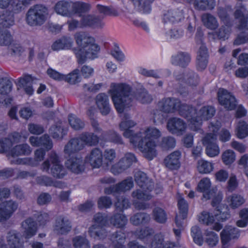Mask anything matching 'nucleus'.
<instances>
[{
	"label": "nucleus",
	"mask_w": 248,
	"mask_h": 248,
	"mask_svg": "<svg viewBox=\"0 0 248 248\" xmlns=\"http://www.w3.org/2000/svg\"><path fill=\"white\" fill-rule=\"evenodd\" d=\"M71 1L60 0L55 4L54 11L62 16H71Z\"/></svg>",
	"instance_id": "nucleus-34"
},
{
	"label": "nucleus",
	"mask_w": 248,
	"mask_h": 248,
	"mask_svg": "<svg viewBox=\"0 0 248 248\" xmlns=\"http://www.w3.org/2000/svg\"><path fill=\"white\" fill-rule=\"evenodd\" d=\"M46 150L39 148L36 150L34 153V158L26 157L17 158L16 160L11 159V164L16 165H27L32 167L37 166L43 161L46 155Z\"/></svg>",
	"instance_id": "nucleus-13"
},
{
	"label": "nucleus",
	"mask_w": 248,
	"mask_h": 248,
	"mask_svg": "<svg viewBox=\"0 0 248 248\" xmlns=\"http://www.w3.org/2000/svg\"><path fill=\"white\" fill-rule=\"evenodd\" d=\"M32 149L28 144H22L15 146L10 151L9 153V159L11 162V159L16 160L20 155H28L31 154Z\"/></svg>",
	"instance_id": "nucleus-27"
},
{
	"label": "nucleus",
	"mask_w": 248,
	"mask_h": 248,
	"mask_svg": "<svg viewBox=\"0 0 248 248\" xmlns=\"http://www.w3.org/2000/svg\"><path fill=\"white\" fill-rule=\"evenodd\" d=\"M151 191L146 189L141 190L137 189L131 193L133 199L132 203L134 207L138 210H144L149 207V204L141 201H147L150 200L153 196L150 193Z\"/></svg>",
	"instance_id": "nucleus-11"
},
{
	"label": "nucleus",
	"mask_w": 248,
	"mask_h": 248,
	"mask_svg": "<svg viewBox=\"0 0 248 248\" xmlns=\"http://www.w3.org/2000/svg\"><path fill=\"white\" fill-rule=\"evenodd\" d=\"M73 245L74 248H90L89 241L85 237L81 236L73 238Z\"/></svg>",
	"instance_id": "nucleus-55"
},
{
	"label": "nucleus",
	"mask_w": 248,
	"mask_h": 248,
	"mask_svg": "<svg viewBox=\"0 0 248 248\" xmlns=\"http://www.w3.org/2000/svg\"><path fill=\"white\" fill-rule=\"evenodd\" d=\"M137 161V158L133 154L127 153L118 162L112 166L111 171L114 175L120 174L130 167L132 164Z\"/></svg>",
	"instance_id": "nucleus-12"
},
{
	"label": "nucleus",
	"mask_w": 248,
	"mask_h": 248,
	"mask_svg": "<svg viewBox=\"0 0 248 248\" xmlns=\"http://www.w3.org/2000/svg\"><path fill=\"white\" fill-rule=\"evenodd\" d=\"M40 169L56 178H62L66 174L60 158L55 152H51L49 154L48 158L41 164Z\"/></svg>",
	"instance_id": "nucleus-6"
},
{
	"label": "nucleus",
	"mask_w": 248,
	"mask_h": 248,
	"mask_svg": "<svg viewBox=\"0 0 248 248\" xmlns=\"http://www.w3.org/2000/svg\"><path fill=\"white\" fill-rule=\"evenodd\" d=\"M96 104L103 115L108 114L110 110L108 98L104 93H100L96 96Z\"/></svg>",
	"instance_id": "nucleus-31"
},
{
	"label": "nucleus",
	"mask_w": 248,
	"mask_h": 248,
	"mask_svg": "<svg viewBox=\"0 0 248 248\" xmlns=\"http://www.w3.org/2000/svg\"><path fill=\"white\" fill-rule=\"evenodd\" d=\"M83 149V144L80 142L78 138L70 140L64 146L63 152L66 156H70Z\"/></svg>",
	"instance_id": "nucleus-29"
},
{
	"label": "nucleus",
	"mask_w": 248,
	"mask_h": 248,
	"mask_svg": "<svg viewBox=\"0 0 248 248\" xmlns=\"http://www.w3.org/2000/svg\"><path fill=\"white\" fill-rule=\"evenodd\" d=\"M199 221L207 225H210L215 221V217L207 211L202 212L199 216Z\"/></svg>",
	"instance_id": "nucleus-62"
},
{
	"label": "nucleus",
	"mask_w": 248,
	"mask_h": 248,
	"mask_svg": "<svg viewBox=\"0 0 248 248\" xmlns=\"http://www.w3.org/2000/svg\"><path fill=\"white\" fill-rule=\"evenodd\" d=\"M215 111L214 108L210 106L203 107L198 111L189 106L186 119L189 123L190 128L193 131H202L201 129L202 122L213 117Z\"/></svg>",
	"instance_id": "nucleus-4"
},
{
	"label": "nucleus",
	"mask_w": 248,
	"mask_h": 248,
	"mask_svg": "<svg viewBox=\"0 0 248 248\" xmlns=\"http://www.w3.org/2000/svg\"><path fill=\"white\" fill-rule=\"evenodd\" d=\"M134 6L143 13L147 14L151 11L150 4L154 0H130Z\"/></svg>",
	"instance_id": "nucleus-44"
},
{
	"label": "nucleus",
	"mask_w": 248,
	"mask_h": 248,
	"mask_svg": "<svg viewBox=\"0 0 248 248\" xmlns=\"http://www.w3.org/2000/svg\"><path fill=\"white\" fill-rule=\"evenodd\" d=\"M222 160L223 162L226 165L231 164L235 160L234 152L231 150H226L222 155Z\"/></svg>",
	"instance_id": "nucleus-61"
},
{
	"label": "nucleus",
	"mask_w": 248,
	"mask_h": 248,
	"mask_svg": "<svg viewBox=\"0 0 248 248\" xmlns=\"http://www.w3.org/2000/svg\"><path fill=\"white\" fill-rule=\"evenodd\" d=\"M109 93L119 113H122L125 108L130 107L134 98L142 104L149 103L152 101L151 96L144 88L137 90L134 94L131 87L125 83H111Z\"/></svg>",
	"instance_id": "nucleus-1"
},
{
	"label": "nucleus",
	"mask_w": 248,
	"mask_h": 248,
	"mask_svg": "<svg viewBox=\"0 0 248 248\" xmlns=\"http://www.w3.org/2000/svg\"><path fill=\"white\" fill-rule=\"evenodd\" d=\"M164 243L163 235L161 233L156 234L151 243L150 248H163Z\"/></svg>",
	"instance_id": "nucleus-63"
},
{
	"label": "nucleus",
	"mask_w": 248,
	"mask_h": 248,
	"mask_svg": "<svg viewBox=\"0 0 248 248\" xmlns=\"http://www.w3.org/2000/svg\"><path fill=\"white\" fill-rule=\"evenodd\" d=\"M234 17L239 20V28L248 30V11L243 6H240L236 9Z\"/></svg>",
	"instance_id": "nucleus-30"
},
{
	"label": "nucleus",
	"mask_w": 248,
	"mask_h": 248,
	"mask_svg": "<svg viewBox=\"0 0 248 248\" xmlns=\"http://www.w3.org/2000/svg\"><path fill=\"white\" fill-rule=\"evenodd\" d=\"M177 205L179 212L175 217V223L178 227H181L182 220L187 217L188 204L183 198L180 197L178 199Z\"/></svg>",
	"instance_id": "nucleus-28"
},
{
	"label": "nucleus",
	"mask_w": 248,
	"mask_h": 248,
	"mask_svg": "<svg viewBox=\"0 0 248 248\" xmlns=\"http://www.w3.org/2000/svg\"><path fill=\"white\" fill-rule=\"evenodd\" d=\"M197 169L201 174H208L213 170L214 164L203 159H200L197 162Z\"/></svg>",
	"instance_id": "nucleus-42"
},
{
	"label": "nucleus",
	"mask_w": 248,
	"mask_h": 248,
	"mask_svg": "<svg viewBox=\"0 0 248 248\" xmlns=\"http://www.w3.org/2000/svg\"><path fill=\"white\" fill-rule=\"evenodd\" d=\"M150 219V215L144 212H139L132 216L130 218V221L133 225L138 226L148 223Z\"/></svg>",
	"instance_id": "nucleus-40"
},
{
	"label": "nucleus",
	"mask_w": 248,
	"mask_h": 248,
	"mask_svg": "<svg viewBox=\"0 0 248 248\" xmlns=\"http://www.w3.org/2000/svg\"><path fill=\"white\" fill-rule=\"evenodd\" d=\"M236 135L239 139H243L248 135V124L244 121H239L235 129Z\"/></svg>",
	"instance_id": "nucleus-54"
},
{
	"label": "nucleus",
	"mask_w": 248,
	"mask_h": 248,
	"mask_svg": "<svg viewBox=\"0 0 248 248\" xmlns=\"http://www.w3.org/2000/svg\"><path fill=\"white\" fill-rule=\"evenodd\" d=\"M48 16L47 8L42 5L31 7L26 15V21L31 27L40 26L46 21Z\"/></svg>",
	"instance_id": "nucleus-7"
},
{
	"label": "nucleus",
	"mask_w": 248,
	"mask_h": 248,
	"mask_svg": "<svg viewBox=\"0 0 248 248\" xmlns=\"http://www.w3.org/2000/svg\"><path fill=\"white\" fill-rule=\"evenodd\" d=\"M91 9L89 4L81 1H72L71 3V16L76 14H80L89 11Z\"/></svg>",
	"instance_id": "nucleus-39"
},
{
	"label": "nucleus",
	"mask_w": 248,
	"mask_h": 248,
	"mask_svg": "<svg viewBox=\"0 0 248 248\" xmlns=\"http://www.w3.org/2000/svg\"><path fill=\"white\" fill-rule=\"evenodd\" d=\"M65 166L71 172L79 174L84 170L85 162L81 157L73 156L67 159Z\"/></svg>",
	"instance_id": "nucleus-19"
},
{
	"label": "nucleus",
	"mask_w": 248,
	"mask_h": 248,
	"mask_svg": "<svg viewBox=\"0 0 248 248\" xmlns=\"http://www.w3.org/2000/svg\"><path fill=\"white\" fill-rule=\"evenodd\" d=\"M126 239L125 233L122 231H118L113 233L110 237V240L113 245H123Z\"/></svg>",
	"instance_id": "nucleus-58"
},
{
	"label": "nucleus",
	"mask_w": 248,
	"mask_h": 248,
	"mask_svg": "<svg viewBox=\"0 0 248 248\" xmlns=\"http://www.w3.org/2000/svg\"><path fill=\"white\" fill-rule=\"evenodd\" d=\"M37 183L46 186H54L62 188L63 184L60 181L53 182L52 179L47 176H41L36 178Z\"/></svg>",
	"instance_id": "nucleus-51"
},
{
	"label": "nucleus",
	"mask_w": 248,
	"mask_h": 248,
	"mask_svg": "<svg viewBox=\"0 0 248 248\" xmlns=\"http://www.w3.org/2000/svg\"><path fill=\"white\" fill-rule=\"evenodd\" d=\"M227 201L232 208L235 209L242 205L245 202V200L241 195L233 194L228 197Z\"/></svg>",
	"instance_id": "nucleus-46"
},
{
	"label": "nucleus",
	"mask_w": 248,
	"mask_h": 248,
	"mask_svg": "<svg viewBox=\"0 0 248 248\" xmlns=\"http://www.w3.org/2000/svg\"><path fill=\"white\" fill-rule=\"evenodd\" d=\"M189 55L185 52H179L172 57V63L175 65L185 66L190 62Z\"/></svg>",
	"instance_id": "nucleus-43"
},
{
	"label": "nucleus",
	"mask_w": 248,
	"mask_h": 248,
	"mask_svg": "<svg viewBox=\"0 0 248 248\" xmlns=\"http://www.w3.org/2000/svg\"><path fill=\"white\" fill-rule=\"evenodd\" d=\"M31 0H16L15 1L13 0L9 8L13 13L18 14L24 9L27 5L30 4Z\"/></svg>",
	"instance_id": "nucleus-47"
},
{
	"label": "nucleus",
	"mask_w": 248,
	"mask_h": 248,
	"mask_svg": "<svg viewBox=\"0 0 248 248\" xmlns=\"http://www.w3.org/2000/svg\"><path fill=\"white\" fill-rule=\"evenodd\" d=\"M81 78L79 75V70L76 69L67 75H65L63 80L71 84H75L80 81Z\"/></svg>",
	"instance_id": "nucleus-59"
},
{
	"label": "nucleus",
	"mask_w": 248,
	"mask_h": 248,
	"mask_svg": "<svg viewBox=\"0 0 248 248\" xmlns=\"http://www.w3.org/2000/svg\"><path fill=\"white\" fill-rule=\"evenodd\" d=\"M110 222L117 228H123L126 224L127 219L122 213L116 214L111 217Z\"/></svg>",
	"instance_id": "nucleus-50"
},
{
	"label": "nucleus",
	"mask_w": 248,
	"mask_h": 248,
	"mask_svg": "<svg viewBox=\"0 0 248 248\" xmlns=\"http://www.w3.org/2000/svg\"><path fill=\"white\" fill-rule=\"evenodd\" d=\"M140 139L136 140L134 146L138 148L149 160L156 156V143L155 140L161 136V131L154 126H148L143 132H139Z\"/></svg>",
	"instance_id": "nucleus-3"
},
{
	"label": "nucleus",
	"mask_w": 248,
	"mask_h": 248,
	"mask_svg": "<svg viewBox=\"0 0 248 248\" xmlns=\"http://www.w3.org/2000/svg\"><path fill=\"white\" fill-rule=\"evenodd\" d=\"M154 233V230L149 227H144L140 230H137L134 232V234L136 236L145 243L148 242L150 237Z\"/></svg>",
	"instance_id": "nucleus-41"
},
{
	"label": "nucleus",
	"mask_w": 248,
	"mask_h": 248,
	"mask_svg": "<svg viewBox=\"0 0 248 248\" xmlns=\"http://www.w3.org/2000/svg\"><path fill=\"white\" fill-rule=\"evenodd\" d=\"M73 39L69 37H63L56 41L52 45L53 50H69L73 46Z\"/></svg>",
	"instance_id": "nucleus-33"
},
{
	"label": "nucleus",
	"mask_w": 248,
	"mask_h": 248,
	"mask_svg": "<svg viewBox=\"0 0 248 248\" xmlns=\"http://www.w3.org/2000/svg\"><path fill=\"white\" fill-rule=\"evenodd\" d=\"M122 121L119 124V127L121 131H123V136L128 138L130 140V143L134 146L136 143V140L140 139V135L139 132L135 133L130 128L135 126L136 123L133 120L130 119V116L127 114H122L121 115Z\"/></svg>",
	"instance_id": "nucleus-10"
},
{
	"label": "nucleus",
	"mask_w": 248,
	"mask_h": 248,
	"mask_svg": "<svg viewBox=\"0 0 248 248\" xmlns=\"http://www.w3.org/2000/svg\"><path fill=\"white\" fill-rule=\"evenodd\" d=\"M80 142L83 144V148L85 145H95L98 143V137L93 133L84 132L78 138Z\"/></svg>",
	"instance_id": "nucleus-37"
},
{
	"label": "nucleus",
	"mask_w": 248,
	"mask_h": 248,
	"mask_svg": "<svg viewBox=\"0 0 248 248\" xmlns=\"http://www.w3.org/2000/svg\"><path fill=\"white\" fill-rule=\"evenodd\" d=\"M229 11H231V8H223L219 7L217 9V14L220 20L227 26L225 29V27H221L218 31V36L220 39L224 40L227 38L229 32V24L230 23Z\"/></svg>",
	"instance_id": "nucleus-17"
},
{
	"label": "nucleus",
	"mask_w": 248,
	"mask_h": 248,
	"mask_svg": "<svg viewBox=\"0 0 248 248\" xmlns=\"http://www.w3.org/2000/svg\"><path fill=\"white\" fill-rule=\"evenodd\" d=\"M203 25L211 30H215L219 26L217 18L210 13H204L201 17Z\"/></svg>",
	"instance_id": "nucleus-36"
},
{
	"label": "nucleus",
	"mask_w": 248,
	"mask_h": 248,
	"mask_svg": "<svg viewBox=\"0 0 248 248\" xmlns=\"http://www.w3.org/2000/svg\"><path fill=\"white\" fill-rule=\"evenodd\" d=\"M67 131V129L63 128L62 123L54 125L49 129V133L54 139H62Z\"/></svg>",
	"instance_id": "nucleus-45"
},
{
	"label": "nucleus",
	"mask_w": 248,
	"mask_h": 248,
	"mask_svg": "<svg viewBox=\"0 0 248 248\" xmlns=\"http://www.w3.org/2000/svg\"><path fill=\"white\" fill-rule=\"evenodd\" d=\"M240 219L236 222V225L239 227H245L248 223V208L243 209L239 213Z\"/></svg>",
	"instance_id": "nucleus-64"
},
{
	"label": "nucleus",
	"mask_w": 248,
	"mask_h": 248,
	"mask_svg": "<svg viewBox=\"0 0 248 248\" xmlns=\"http://www.w3.org/2000/svg\"><path fill=\"white\" fill-rule=\"evenodd\" d=\"M80 25L82 28H102L104 24L97 16L93 15L80 16Z\"/></svg>",
	"instance_id": "nucleus-23"
},
{
	"label": "nucleus",
	"mask_w": 248,
	"mask_h": 248,
	"mask_svg": "<svg viewBox=\"0 0 248 248\" xmlns=\"http://www.w3.org/2000/svg\"><path fill=\"white\" fill-rule=\"evenodd\" d=\"M138 73L146 77H152L156 79L160 78V74L158 70L147 69L143 67H139Z\"/></svg>",
	"instance_id": "nucleus-60"
},
{
	"label": "nucleus",
	"mask_w": 248,
	"mask_h": 248,
	"mask_svg": "<svg viewBox=\"0 0 248 248\" xmlns=\"http://www.w3.org/2000/svg\"><path fill=\"white\" fill-rule=\"evenodd\" d=\"M168 130L172 134L182 135L186 127V123L182 119L177 117L170 119L167 125Z\"/></svg>",
	"instance_id": "nucleus-18"
},
{
	"label": "nucleus",
	"mask_w": 248,
	"mask_h": 248,
	"mask_svg": "<svg viewBox=\"0 0 248 248\" xmlns=\"http://www.w3.org/2000/svg\"><path fill=\"white\" fill-rule=\"evenodd\" d=\"M217 97L220 104L228 110H232L236 106V100L232 93L223 88L217 92Z\"/></svg>",
	"instance_id": "nucleus-15"
},
{
	"label": "nucleus",
	"mask_w": 248,
	"mask_h": 248,
	"mask_svg": "<svg viewBox=\"0 0 248 248\" xmlns=\"http://www.w3.org/2000/svg\"><path fill=\"white\" fill-rule=\"evenodd\" d=\"M134 178L137 185L142 189H146L149 191L153 190V182L144 172L140 170L136 171Z\"/></svg>",
	"instance_id": "nucleus-24"
},
{
	"label": "nucleus",
	"mask_w": 248,
	"mask_h": 248,
	"mask_svg": "<svg viewBox=\"0 0 248 248\" xmlns=\"http://www.w3.org/2000/svg\"><path fill=\"white\" fill-rule=\"evenodd\" d=\"M68 122L72 128L75 130H80L85 126L84 122L73 114H70L69 115Z\"/></svg>",
	"instance_id": "nucleus-53"
},
{
	"label": "nucleus",
	"mask_w": 248,
	"mask_h": 248,
	"mask_svg": "<svg viewBox=\"0 0 248 248\" xmlns=\"http://www.w3.org/2000/svg\"><path fill=\"white\" fill-rule=\"evenodd\" d=\"M181 155V152L177 150L169 154L164 160L165 167L171 170L178 169L181 166L180 159Z\"/></svg>",
	"instance_id": "nucleus-20"
},
{
	"label": "nucleus",
	"mask_w": 248,
	"mask_h": 248,
	"mask_svg": "<svg viewBox=\"0 0 248 248\" xmlns=\"http://www.w3.org/2000/svg\"><path fill=\"white\" fill-rule=\"evenodd\" d=\"M72 226L70 221L65 217L60 216L55 220L54 231L58 234H64L70 231Z\"/></svg>",
	"instance_id": "nucleus-21"
},
{
	"label": "nucleus",
	"mask_w": 248,
	"mask_h": 248,
	"mask_svg": "<svg viewBox=\"0 0 248 248\" xmlns=\"http://www.w3.org/2000/svg\"><path fill=\"white\" fill-rule=\"evenodd\" d=\"M220 235L222 243L226 244L230 240L237 238L239 236V232L237 229L229 226L223 229Z\"/></svg>",
	"instance_id": "nucleus-35"
},
{
	"label": "nucleus",
	"mask_w": 248,
	"mask_h": 248,
	"mask_svg": "<svg viewBox=\"0 0 248 248\" xmlns=\"http://www.w3.org/2000/svg\"><path fill=\"white\" fill-rule=\"evenodd\" d=\"M221 127L218 121L211 122L208 126V133L202 139V143L205 146V154L210 157L217 156L220 148L217 144V133Z\"/></svg>",
	"instance_id": "nucleus-5"
},
{
	"label": "nucleus",
	"mask_w": 248,
	"mask_h": 248,
	"mask_svg": "<svg viewBox=\"0 0 248 248\" xmlns=\"http://www.w3.org/2000/svg\"><path fill=\"white\" fill-rule=\"evenodd\" d=\"M7 245L2 244L0 248H24V242L20 233L16 230H10L6 234Z\"/></svg>",
	"instance_id": "nucleus-16"
},
{
	"label": "nucleus",
	"mask_w": 248,
	"mask_h": 248,
	"mask_svg": "<svg viewBox=\"0 0 248 248\" xmlns=\"http://www.w3.org/2000/svg\"><path fill=\"white\" fill-rule=\"evenodd\" d=\"M93 221L94 224L89 229L90 236L97 240L106 238L107 232L104 226L107 223L106 217L101 213H98L94 216Z\"/></svg>",
	"instance_id": "nucleus-9"
},
{
	"label": "nucleus",
	"mask_w": 248,
	"mask_h": 248,
	"mask_svg": "<svg viewBox=\"0 0 248 248\" xmlns=\"http://www.w3.org/2000/svg\"><path fill=\"white\" fill-rule=\"evenodd\" d=\"M134 182L132 177H127L125 179L115 185L106 187L104 188V193L107 195L124 193L129 191L134 187Z\"/></svg>",
	"instance_id": "nucleus-14"
},
{
	"label": "nucleus",
	"mask_w": 248,
	"mask_h": 248,
	"mask_svg": "<svg viewBox=\"0 0 248 248\" xmlns=\"http://www.w3.org/2000/svg\"><path fill=\"white\" fill-rule=\"evenodd\" d=\"M13 84L11 81L7 78L0 79V94H7L11 92Z\"/></svg>",
	"instance_id": "nucleus-56"
},
{
	"label": "nucleus",
	"mask_w": 248,
	"mask_h": 248,
	"mask_svg": "<svg viewBox=\"0 0 248 248\" xmlns=\"http://www.w3.org/2000/svg\"><path fill=\"white\" fill-rule=\"evenodd\" d=\"M182 10L179 9H170L165 11L163 16L164 22L177 23L184 18Z\"/></svg>",
	"instance_id": "nucleus-26"
},
{
	"label": "nucleus",
	"mask_w": 248,
	"mask_h": 248,
	"mask_svg": "<svg viewBox=\"0 0 248 248\" xmlns=\"http://www.w3.org/2000/svg\"><path fill=\"white\" fill-rule=\"evenodd\" d=\"M211 182L208 177L202 179L198 183L197 190L203 193V199L207 200L211 198L214 194V190L211 189Z\"/></svg>",
	"instance_id": "nucleus-25"
},
{
	"label": "nucleus",
	"mask_w": 248,
	"mask_h": 248,
	"mask_svg": "<svg viewBox=\"0 0 248 248\" xmlns=\"http://www.w3.org/2000/svg\"><path fill=\"white\" fill-rule=\"evenodd\" d=\"M85 159L93 168H98L103 162L102 152L99 148H93L87 155Z\"/></svg>",
	"instance_id": "nucleus-22"
},
{
	"label": "nucleus",
	"mask_w": 248,
	"mask_h": 248,
	"mask_svg": "<svg viewBox=\"0 0 248 248\" xmlns=\"http://www.w3.org/2000/svg\"><path fill=\"white\" fill-rule=\"evenodd\" d=\"M154 219L160 223H165L167 220V216L164 210L159 207L155 208L153 211Z\"/></svg>",
	"instance_id": "nucleus-57"
},
{
	"label": "nucleus",
	"mask_w": 248,
	"mask_h": 248,
	"mask_svg": "<svg viewBox=\"0 0 248 248\" xmlns=\"http://www.w3.org/2000/svg\"><path fill=\"white\" fill-rule=\"evenodd\" d=\"M14 17L10 12H5L0 15V25L5 28H9L14 24Z\"/></svg>",
	"instance_id": "nucleus-52"
},
{
	"label": "nucleus",
	"mask_w": 248,
	"mask_h": 248,
	"mask_svg": "<svg viewBox=\"0 0 248 248\" xmlns=\"http://www.w3.org/2000/svg\"><path fill=\"white\" fill-rule=\"evenodd\" d=\"M32 81V77L28 75L20 78L18 80L19 86L23 87L25 92L30 95L32 94L33 92V90L31 86Z\"/></svg>",
	"instance_id": "nucleus-49"
},
{
	"label": "nucleus",
	"mask_w": 248,
	"mask_h": 248,
	"mask_svg": "<svg viewBox=\"0 0 248 248\" xmlns=\"http://www.w3.org/2000/svg\"><path fill=\"white\" fill-rule=\"evenodd\" d=\"M23 234L26 239H30L34 236L37 232L36 222L31 218H28L22 223Z\"/></svg>",
	"instance_id": "nucleus-32"
},
{
	"label": "nucleus",
	"mask_w": 248,
	"mask_h": 248,
	"mask_svg": "<svg viewBox=\"0 0 248 248\" xmlns=\"http://www.w3.org/2000/svg\"><path fill=\"white\" fill-rule=\"evenodd\" d=\"M158 108L166 113L178 112L179 114L186 118L187 116L188 105L182 104L180 101L175 98H165L158 102Z\"/></svg>",
	"instance_id": "nucleus-8"
},
{
	"label": "nucleus",
	"mask_w": 248,
	"mask_h": 248,
	"mask_svg": "<svg viewBox=\"0 0 248 248\" xmlns=\"http://www.w3.org/2000/svg\"><path fill=\"white\" fill-rule=\"evenodd\" d=\"M74 38L78 47L73 48L72 50L78 64H82L88 59L97 58L100 48L93 37L87 32L80 31L75 34Z\"/></svg>",
	"instance_id": "nucleus-2"
},
{
	"label": "nucleus",
	"mask_w": 248,
	"mask_h": 248,
	"mask_svg": "<svg viewBox=\"0 0 248 248\" xmlns=\"http://www.w3.org/2000/svg\"><path fill=\"white\" fill-rule=\"evenodd\" d=\"M1 207L4 210L7 217L9 218L18 207V204L16 202L10 200L0 203Z\"/></svg>",
	"instance_id": "nucleus-48"
},
{
	"label": "nucleus",
	"mask_w": 248,
	"mask_h": 248,
	"mask_svg": "<svg viewBox=\"0 0 248 248\" xmlns=\"http://www.w3.org/2000/svg\"><path fill=\"white\" fill-rule=\"evenodd\" d=\"M216 5V0H195L194 6L195 9L201 11H211Z\"/></svg>",
	"instance_id": "nucleus-38"
}]
</instances>
